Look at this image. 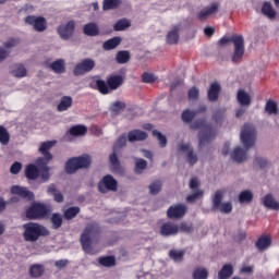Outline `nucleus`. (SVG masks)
<instances>
[{
    "mask_svg": "<svg viewBox=\"0 0 279 279\" xmlns=\"http://www.w3.org/2000/svg\"><path fill=\"white\" fill-rule=\"evenodd\" d=\"M238 102L243 108H247L252 105V96L245 92V89H239L236 95Z\"/></svg>",
    "mask_w": 279,
    "mask_h": 279,
    "instance_id": "20",
    "label": "nucleus"
},
{
    "mask_svg": "<svg viewBox=\"0 0 279 279\" xmlns=\"http://www.w3.org/2000/svg\"><path fill=\"white\" fill-rule=\"evenodd\" d=\"M213 121H215V123H221L223 121V111H215L213 114Z\"/></svg>",
    "mask_w": 279,
    "mask_h": 279,
    "instance_id": "61",
    "label": "nucleus"
},
{
    "mask_svg": "<svg viewBox=\"0 0 279 279\" xmlns=\"http://www.w3.org/2000/svg\"><path fill=\"white\" fill-rule=\"evenodd\" d=\"M0 143L2 145H8V143H10V132H8V129L3 125H0Z\"/></svg>",
    "mask_w": 279,
    "mask_h": 279,
    "instance_id": "48",
    "label": "nucleus"
},
{
    "mask_svg": "<svg viewBox=\"0 0 279 279\" xmlns=\"http://www.w3.org/2000/svg\"><path fill=\"white\" fill-rule=\"evenodd\" d=\"M254 165H256L259 169H266V167H269V161L263 157H255Z\"/></svg>",
    "mask_w": 279,
    "mask_h": 279,
    "instance_id": "56",
    "label": "nucleus"
},
{
    "mask_svg": "<svg viewBox=\"0 0 279 279\" xmlns=\"http://www.w3.org/2000/svg\"><path fill=\"white\" fill-rule=\"evenodd\" d=\"M134 163H135L134 169H133L134 173L136 175H143V172L147 169V165H148L147 160H145L143 158L135 157Z\"/></svg>",
    "mask_w": 279,
    "mask_h": 279,
    "instance_id": "26",
    "label": "nucleus"
},
{
    "mask_svg": "<svg viewBox=\"0 0 279 279\" xmlns=\"http://www.w3.org/2000/svg\"><path fill=\"white\" fill-rule=\"evenodd\" d=\"M219 93H221V85L219 83H213L207 92L209 101H217L219 99Z\"/></svg>",
    "mask_w": 279,
    "mask_h": 279,
    "instance_id": "25",
    "label": "nucleus"
},
{
    "mask_svg": "<svg viewBox=\"0 0 279 279\" xmlns=\"http://www.w3.org/2000/svg\"><path fill=\"white\" fill-rule=\"evenodd\" d=\"M98 263L102 265V267H114V265H117V258H114V256L100 257Z\"/></svg>",
    "mask_w": 279,
    "mask_h": 279,
    "instance_id": "44",
    "label": "nucleus"
},
{
    "mask_svg": "<svg viewBox=\"0 0 279 279\" xmlns=\"http://www.w3.org/2000/svg\"><path fill=\"white\" fill-rule=\"evenodd\" d=\"M16 45H19V40L14 39V38H11L8 41L3 43V47L5 49H12V48L16 47Z\"/></svg>",
    "mask_w": 279,
    "mask_h": 279,
    "instance_id": "63",
    "label": "nucleus"
},
{
    "mask_svg": "<svg viewBox=\"0 0 279 279\" xmlns=\"http://www.w3.org/2000/svg\"><path fill=\"white\" fill-rule=\"evenodd\" d=\"M187 97L190 101H197L199 99V89L195 86L192 87L187 93Z\"/></svg>",
    "mask_w": 279,
    "mask_h": 279,
    "instance_id": "55",
    "label": "nucleus"
},
{
    "mask_svg": "<svg viewBox=\"0 0 279 279\" xmlns=\"http://www.w3.org/2000/svg\"><path fill=\"white\" fill-rule=\"evenodd\" d=\"M187 210H189V207H186V205L184 204L171 205L167 209V217L168 219H182V217L186 215Z\"/></svg>",
    "mask_w": 279,
    "mask_h": 279,
    "instance_id": "11",
    "label": "nucleus"
},
{
    "mask_svg": "<svg viewBox=\"0 0 279 279\" xmlns=\"http://www.w3.org/2000/svg\"><path fill=\"white\" fill-rule=\"evenodd\" d=\"M222 199H223V194H221V191H217L213 198V209L214 210H219V208H221Z\"/></svg>",
    "mask_w": 279,
    "mask_h": 279,
    "instance_id": "47",
    "label": "nucleus"
},
{
    "mask_svg": "<svg viewBox=\"0 0 279 279\" xmlns=\"http://www.w3.org/2000/svg\"><path fill=\"white\" fill-rule=\"evenodd\" d=\"M51 223H52V228L54 230H58V228H61L62 227V215L53 214L51 216Z\"/></svg>",
    "mask_w": 279,
    "mask_h": 279,
    "instance_id": "53",
    "label": "nucleus"
},
{
    "mask_svg": "<svg viewBox=\"0 0 279 279\" xmlns=\"http://www.w3.org/2000/svg\"><path fill=\"white\" fill-rule=\"evenodd\" d=\"M86 132H88V128L83 124L74 125L71 128V136H86Z\"/></svg>",
    "mask_w": 279,
    "mask_h": 279,
    "instance_id": "38",
    "label": "nucleus"
},
{
    "mask_svg": "<svg viewBox=\"0 0 279 279\" xmlns=\"http://www.w3.org/2000/svg\"><path fill=\"white\" fill-rule=\"evenodd\" d=\"M121 5V0H104L102 10H117Z\"/></svg>",
    "mask_w": 279,
    "mask_h": 279,
    "instance_id": "46",
    "label": "nucleus"
},
{
    "mask_svg": "<svg viewBox=\"0 0 279 279\" xmlns=\"http://www.w3.org/2000/svg\"><path fill=\"white\" fill-rule=\"evenodd\" d=\"M39 177L40 170L38 169V167H36V165L29 163L28 166H26L25 178H27V180H38Z\"/></svg>",
    "mask_w": 279,
    "mask_h": 279,
    "instance_id": "23",
    "label": "nucleus"
},
{
    "mask_svg": "<svg viewBox=\"0 0 279 279\" xmlns=\"http://www.w3.org/2000/svg\"><path fill=\"white\" fill-rule=\"evenodd\" d=\"M70 108H71V96H63L57 107L58 112H64Z\"/></svg>",
    "mask_w": 279,
    "mask_h": 279,
    "instance_id": "39",
    "label": "nucleus"
},
{
    "mask_svg": "<svg viewBox=\"0 0 279 279\" xmlns=\"http://www.w3.org/2000/svg\"><path fill=\"white\" fill-rule=\"evenodd\" d=\"M47 193H48V195H53V199L58 204H62V202H64V195H62V193H60V191H58V187L56 186V184H53V183L50 184L47 189Z\"/></svg>",
    "mask_w": 279,
    "mask_h": 279,
    "instance_id": "27",
    "label": "nucleus"
},
{
    "mask_svg": "<svg viewBox=\"0 0 279 279\" xmlns=\"http://www.w3.org/2000/svg\"><path fill=\"white\" fill-rule=\"evenodd\" d=\"M269 245H271V238H269L267 235H263V236L258 238V240L256 241V247L260 252H263L264 250H267V247H269Z\"/></svg>",
    "mask_w": 279,
    "mask_h": 279,
    "instance_id": "34",
    "label": "nucleus"
},
{
    "mask_svg": "<svg viewBox=\"0 0 279 279\" xmlns=\"http://www.w3.org/2000/svg\"><path fill=\"white\" fill-rule=\"evenodd\" d=\"M187 161L193 167V165L197 163V155H195V153H193V149H191L187 153Z\"/></svg>",
    "mask_w": 279,
    "mask_h": 279,
    "instance_id": "62",
    "label": "nucleus"
},
{
    "mask_svg": "<svg viewBox=\"0 0 279 279\" xmlns=\"http://www.w3.org/2000/svg\"><path fill=\"white\" fill-rule=\"evenodd\" d=\"M231 158L234 160V162H245V160H247V150L241 148V146H238L232 151Z\"/></svg>",
    "mask_w": 279,
    "mask_h": 279,
    "instance_id": "21",
    "label": "nucleus"
},
{
    "mask_svg": "<svg viewBox=\"0 0 279 279\" xmlns=\"http://www.w3.org/2000/svg\"><path fill=\"white\" fill-rule=\"evenodd\" d=\"M58 34L63 40H69L71 37V22H68L65 26H59Z\"/></svg>",
    "mask_w": 279,
    "mask_h": 279,
    "instance_id": "40",
    "label": "nucleus"
},
{
    "mask_svg": "<svg viewBox=\"0 0 279 279\" xmlns=\"http://www.w3.org/2000/svg\"><path fill=\"white\" fill-rule=\"evenodd\" d=\"M95 69V60L85 59L81 63L76 64L73 70L74 75H84L90 73Z\"/></svg>",
    "mask_w": 279,
    "mask_h": 279,
    "instance_id": "13",
    "label": "nucleus"
},
{
    "mask_svg": "<svg viewBox=\"0 0 279 279\" xmlns=\"http://www.w3.org/2000/svg\"><path fill=\"white\" fill-rule=\"evenodd\" d=\"M45 274V266L43 264H35L29 267V276L32 278H40Z\"/></svg>",
    "mask_w": 279,
    "mask_h": 279,
    "instance_id": "31",
    "label": "nucleus"
},
{
    "mask_svg": "<svg viewBox=\"0 0 279 279\" xmlns=\"http://www.w3.org/2000/svg\"><path fill=\"white\" fill-rule=\"evenodd\" d=\"M132 24L130 23V20H119L114 25L113 29L114 32H123L124 29H128Z\"/></svg>",
    "mask_w": 279,
    "mask_h": 279,
    "instance_id": "45",
    "label": "nucleus"
},
{
    "mask_svg": "<svg viewBox=\"0 0 279 279\" xmlns=\"http://www.w3.org/2000/svg\"><path fill=\"white\" fill-rule=\"evenodd\" d=\"M262 13L264 16H267V19H276V10H274L271 2H264L262 5Z\"/></svg>",
    "mask_w": 279,
    "mask_h": 279,
    "instance_id": "33",
    "label": "nucleus"
},
{
    "mask_svg": "<svg viewBox=\"0 0 279 279\" xmlns=\"http://www.w3.org/2000/svg\"><path fill=\"white\" fill-rule=\"evenodd\" d=\"M12 195H19V197H23V199H34V193L29 192L27 187H21L19 185H13L11 187Z\"/></svg>",
    "mask_w": 279,
    "mask_h": 279,
    "instance_id": "18",
    "label": "nucleus"
},
{
    "mask_svg": "<svg viewBox=\"0 0 279 279\" xmlns=\"http://www.w3.org/2000/svg\"><path fill=\"white\" fill-rule=\"evenodd\" d=\"M228 43H232L234 47L231 61L233 64H241L243 57L245 56V39L243 38V35L234 34L231 37L223 36L219 39L218 45L219 47H226Z\"/></svg>",
    "mask_w": 279,
    "mask_h": 279,
    "instance_id": "1",
    "label": "nucleus"
},
{
    "mask_svg": "<svg viewBox=\"0 0 279 279\" xmlns=\"http://www.w3.org/2000/svg\"><path fill=\"white\" fill-rule=\"evenodd\" d=\"M125 83V76L121 74H109L106 77V81L101 78L96 80V89L100 95H110L114 90H119L122 84Z\"/></svg>",
    "mask_w": 279,
    "mask_h": 279,
    "instance_id": "2",
    "label": "nucleus"
},
{
    "mask_svg": "<svg viewBox=\"0 0 279 279\" xmlns=\"http://www.w3.org/2000/svg\"><path fill=\"white\" fill-rule=\"evenodd\" d=\"M202 197H204V191L197 190L196 192L186 197V202L193 204V202H197V199H202Z\"/></svg>",
    "mask_w": 279,
    "mask_h": 279,
    "instance_id": "54",
    "label": "nucleus"
},
{
    "mask_svg": "<svg viewBox=\"0 0 279 279\" xmlns=\"http://www.w3.org/2000/svg\"><path fill=\"white\" fill-rule=\"evenodd\" d=\"M23 169V165L19 161L13 162V165L10 168V171L13 175H16L21 173V170Z\"/></svg>",
    "mask_w": 279,
    "mask_h": 279,
    "instance_id": "58",
    "label": "nucleus"
},
{
    "mask_svg": "<svg viewBox=\"0 0 279 279\" xmlns=\"http://www.w3.org/2000/svg\"><path fill=\"white\" fill-rule=\"evenodd\" d=\"M252 199H254V194L250 190H245L239 195L240 204H251Z\"/></svg>",
    "mask_w": 279,
    "mask_h": 279,
    "instance_id": "41",
    "label": "nucleus"
},
{
    "mask_svg": "<svg viewBox=\"0 0 279 279\" xmlns=\"http://www.w3.org/2000/svg\"><path fill=\"white\" fill-rule=\"evenodd\" d=\"M184 254H186V251L181 250H170L169 257L174 260V263H182L184 260Z\"/></svg>",
    "mask_w": 279,
    "mask_h": 279,
    "instance_id": "37",
    "label": "nucleus"
},
{
    "mask_svg": "<svg viewBox=\"0 0 279 279\" xmlns=\"http://www.w3.org/2000/svg\"><path fill=\"white\" fill-rule=\"evenodd\" d=\"M218 210L227 215L232 213V203H223L222 205H220V208H218Z\"/></svg>",
    "mask_w": 279,
    "mask_h": 279,
    "instance_id": "60",
    "label": "nucleus"
},
{
    "mask_svg": "<svg viewBox=\"0 0 279 279\" xmlns=\"http://www.w3.org/2000/svg\"><path fill=\"white\" fill-rule=\"evenodd\" d=\"M100 233H101V229L97 223L88 225L84 229L83 233L81 234L80 241L86 254H95V252H93V239L98 240Z\"/></svg>",
    "mask_w": 279,
    "mask_h": 279,
    "instance_id": "5",
    "label": "nucleus"
},
{
    "mask_svg": "<svg viewBox=\"0 0 279 279\" xmlns=\"http://www.w3.org/2000/svg\"><path fill=\"white\" fill-rule=\"evenodd\" d=\"M263 204L266 208H269V210H279V203L276 202V199L274 198V195L271 194H267L263 198Z\"/></svg>",
    "mask_w": 279,
    "mask_h": 279,
    "instance_id": "28",
    "label": "nucleus"
},
{
    "mask_svg": "<svg viewBox=\"0 0 279 279\" xmlns=\"http://www.w3.org/2000/svg\"><path fill=\"white\" fill-rule=\"evenodd\" d=\"M180 232L178 225L174 222L168 221L163 222L159 228V234L161 236H175Z\"/></svg>",
    "mask_w": 279,
    "mask_h": 279,
    "instance_id": "14",
    "label": "nucleus"
},
{
    "mask_svg": "<svg viewBox=\"0 0 279 279\" xmlns=\"http://www.w3.org/2000/svg\"><path fill=\"white\" fill-rule=\"evenodd\" d=\"M53 145H56V141H48V142L41 143V145L39 147V151L45 157L44 160L49 161V160L53 159V155H51V153H49V149H51V147H53Z\"/></svg>",
    "mask_w": 279,
    "mask_h": 279,
    "instance_id": "19",
    "label": "nucleus"
},
{
    "mask_svg": "<svg viewBox=\"0 0 279 279\" xmlns=\"http://www.w3.org/2000/svg\"><path fill=\"white\" fill-rule=\"evenodd\" d=\"M26 25H33L35 32H45L47 29V20L43 16L28 15L25 17Z\"/></svg>",
    "mask_w": 279,
    "mask_h": 279,
    "instance_id": "12",
    "label": "nucleus"
},
{
    "mask_svg": "<svg viewBox=\"0 0 279 279\" xmlns=\"http://www.w3.org/2000/svg\"><path fill=\"white\" fill-rule=\"evenodd\" d=\"M160 191H162V181L157 180L149 185L150 195H158Z\"/></svg>",
    "mask_w": 279,
    "mask_h": 279,
    "instance_id": "49",
    "label": "nucleus"
},
{
    "mask_svg": "<svg viewBox=\"0 0 279 279\" xmlns=\"http://www.w3.org/2000/svg\"><path fill=\"white\" fill-rule=\"evenodd\" d=\"M126 108V105L125 102L123 101H116L112 104L111 108H110V112H111V116L112 117H119V114L121 112H123Z\"/></svg>",
    "mask_w": 279,
    "mask_h": 279,
    "instance_id": "32",
    "label": "nucleus"
},
{
    "mask_svg": "<svg viewBox=\"0 0 279 279\" xmlns=\"http://www.w3.org/2000/svg\"><path fill=\"white\" fill-rule=\"evenodd\" d=\"M219 2H214L210 4V7L202 9L198 12L197 17L199 21H206V19H208L211 14H217V12H219Z\"/></svg>",
    "mask_w": 279,
    "mask_h": 279,
    "instance_id": "15",
    "label": "nucleus"
},
{
    "mask_svg": "<svg viewBox=\"0 0 279 279\" xmlns=\"http://www.w3.org/2000/svg\"><path fill=\"white\" fill-rule=\"evenodd\" d=\"M193 279H208V270L205 268H197L193 272Z\"/></svg>",
    "mask_w": 279,
    "mask_h": 279,
    "instance_id": "52",
    "label": "nucleus"
},
{
    "mask_svg": "<svg viewBox=\"0 0 279 279\" xmlns=\"http://www.w3.org/2000/svg\"><path fill=\"white\" fill-rule=\"evenodd\" d=\"M197 117L196 111H191V109H186L182 112L181 119L183 123H193V119Z\"/></svg>",
    "mask_w": 279,
    "mask_h": 279,
    "instance_id": "43",
    "label": "nucleus"
},
{
    "mask_svg": "<svg viewBox=\"0 0 279 279\" xmlns=\"http://www.w3.org/2000/svg\"><path fill=\"white\" fill-rule=\"evenodd\" d=\"M191 130H201L198 135L199 147H204V145H208L211 141H215V136H217V131L213 129V125L206 122V119H199L194 121L190 125Z\"/></svg>",
    "mask_w": 279,
    "mask_h": 279,
    "instance_id": "3",
    "label": "nucleus"
},
{
    "mask_svg": "<svg viewBox=\"0 0 279 279\" xmlns=\"http://www.w3.org/2000/svg\"><path fill=\"white\" fill-rule=\"evenodd\" d=\"M22 228L24 230L23 239L26 243H36L38 239L50 234L49 229L38 222H26Z\"/></svg>",
    "mask_w": 279,
    "mask_h": 279,
    "instance_id": "4",
    "label": "nucleus"
},
{
    "mask_svg": "<svg viewBox=\"0 0 279 279\" xmlns=\"http://www.w3.org/2000/svg\"><path fill=\"white\" fill-rule=\"evenodd\" d=\"M122 40L123 39H121L120 36H116V37H112V38L106 40L102 44L104 51H112V49H117V47H119V45H121Z\"/></svg>",
    "mask_w": 279,
    "mask_h": 279,
    "instance_id": "24",
    "label": "nucleus"
},
{
    "mask_svg": "<svg viewBox=\"0 0 279 279\" xmlns=\"http://www.w3.org/2000/svg\"><path fill=\"white\" fill-rule=\"evenodd\" d=\"M49 66L54 73H64L66 71L64 68V60L62 59L52 62Z\"/></svg>",
    "mask_w": 279,
    "mask_h": 279,
    "instance_id": "42",
    "label": "nucleus"
},
{
    "mask_svg": "<svg viewBox=\"0 0 279 279\" xmlns=\"http://www.w3.org/2000/svg\"><path fill=\"white\" fill-rule=\"evenodd\" d=\"M36 165L39 167V175L44 180V182H47L49 180V168L47 165H49V161H46L45 158L39 157L36 160Z\"/></svg>",
    "mask_w": 279,
    "mask_h": 279,
    "instance_id": "16",
    "label": "nucleus"
},
{
    "mask_svg": "<svg viewBox=\"0 0 279 279\" xmlns=\"http://www.w3.org/2000/svg\"><path fill=\"white\" fill-rule=\"evenodd\" d=\"M142 82H144V84H153V82H156V77L154 74L145 72L142 75Z\"/></svg>",
    "mask_w": 279,
    "mask_h": 279,
    "instance_id": "59",
    "label": "nucleus"
},
{
    "mask_svg": "<svg viewBox=\"0 0 279 279\" xmlns=\"http://www.w3.org/2000/svg\"><path fill=\"white\" fill-rule=\"evenodd\" d=\"M130 51L128 50H120L116 54V61L118 64H128L130 62Z\"/></svg>",
    "mask_w": 279,
    "mask_h": 279,
    "instance_id": "35",
    "label": "nucleus"
},
{
    "mask_svg": "<svg viewBox=\"0 0 279 279\" xmlns=\"http://www.w3.org/2000/svg\"><path fill=\"white\" fill-rule=\"evenodd\" d=\"M128 145V137L125 135H121L118 137L112 154L109 155V162L112 167L113 173H123V168L121 167V161H119V157L117 156V149L119 147H125Z\"/></svg>",
    "mask_w": 279,
    "mask_h": 279,
    "instance_id": "6",
    "label": "nucleus"
},
{
    "mask_svg": "<svg viewBox=\"0 0 279 279\" xmlns=\"http://www.w3.org/2000/svg\"><path fill=\"white\" fill-rule=\"evenodd\" d=\"M93 159L89 157L88 154L78 157L71 158V173H75L77 169H88Z\"/></svg>",
    "mask_w": 279,
    "mask_h": 279,
    "instance_id": "9",
    "label": "nucleus"
},
{
    "mask_svg": "<svg viewBox=\"0 0 279 279\" xmlns=\"http://www.w3.org/2000/svg\"><path fill=\"white\" fill-rule=\"evenodd\" d=\"M232 274H234V267H232V264H226L219 270L218 279H228L232 277Z\"/></svg>",
    "mask_w": 279,
    "mask_h": 279,
    "instance_id": "30",
    "label": "nucleus"
},
{
    "mask_svg": "<svg viewBox=\"0 0 279 279\" xmlns=\"http://www.w3.org/2000/svg\"><path fill=\"white\" fill-rule=\"evenodd\" d=\"M180 40V27L174 26L166 36L167 45H178Z\"/></svg>",
    "mask_w": 279,
    "mask_h": 279,
    "instance_id": "22",
    "label": "nucleus"
},
{
    "mask_svg": "<svg viewBox=\"0 0 279 279\" xmlns=\"http://www.w3.org/2000/svg\"><path fill=\"white\" fill-rule=\"evenodd\" d=\"M147 132L136 129L128 133V141L129 143H136L147 140Z\"/></svg>",
    "mask_w": 279,
    "mask_h": 279,
    "instance_id": "17",
    "label": "nucleus"
},
{
    "mask_svg": "<svg viewBox=\"0 0 279 279\" xmlns=\"http://www.w3.org/2000/svg\"><path fill=\"white\" fill-rule=\"evenodd\" d=\"M153 136H156L159 142V147H167V136L160 133L158 130L153 131Z\"/></svg>",
    "mask_w": 279,
    "mask_h": 279,
    "instance_id": "51",
    "label": "nucleus"
},
{
    "mask_svg": "<svg viewBox=\"0 0 279 279\" xmlns=\"http://www.w3.org/2000/svg\"><path fill=\"white\" fill-rule=\"evenodd\" d=\"M8 58H10V50L0 47V62H3V60H7Z\"/></svg>",
    "mask_w": 279,
    "mask_h": 279,
    "instance_id": "64",
    "label": "nucleus"
},
{
    "mask_svg": "<svg viewBox=\"0 0 279 279\" xmlns=\"http://www.w3.org/2000/svg\"><path fill=\"white\" fill-rule=\"evenodd\" d=\"M265 110L268 114H278V104L274 100H268L266 102Z\"/></svg>",
    "mask_w": 279,
    "mask_h": 279,
    "instance_id": "50",
    "label": "nucleus"
},
{
    "mask_svg": "<svg viewBox=\"0 0 279 279\" xmlns=\"http://www.w3.org/2000/svg\"><path fill=\"white\" fill-rule=\"evenodd\" d=\"M85 36H99V26L96 23H87L83 26Z\"/></svg>",
    "mask_w": 279,
    "mask_h": 279,
    "instance_id": "29",
    "label": "nucleus"
},
{
    "mask_svg": "<svg viewBox=\"0 0 279 279\" xmlns=\"http://www.w3.org/2000/svg\"><path fill=\"white\" fill-rule=\"evenodd\" d=\"M119 182L111 174H106L98 183L99 193H108V191H117Z\"/></svg>",
    "mask_w": 279,
    "mask_h": 279,
    "instance_id": "8",
    "label": "nucleus"
},
{
    "mask_svg": "<svg viewBox=\"0 0 279 279\" xmlns=\"http://www.w3.org/2000/svg\"><path fill=\"white\" fill-rule=\"evenodd\" d=\"M49 209L44 204L37 203L34 204L31 208L26 210L27 219H43L47 217Z\"/></svg>",
    "mask_w": 279,
    "mask_h": 279,
    "instance_id": "10",
    "label": "nucleus"
},
{
    "mask_svg": "<svg viewBox=\"0 0 279 279\" xmlns=\"http://www.w3.org/2000/svg\"><path fill=\"white\" fill-rule=\"evenodd\" d=\"M241 143L244 145L245 149L254 147L256 143V129L251 124H244L240 134Z\"/></svg>",
    "mask_w": 279,
    "mask_h": 279,
    "instance_id": "7",
    "label": "nucleus"
},
{
    "mask_svg": "<svg viewBox=\"0 0 279 279\" xmlns=\"http://www.w3.org/2000/svg\"><path fill=\"white\" fill-rule=\"evenodd\" d=\"M179 232H185V234H191V232H193V227L190 226L186 222H181L179 226Z\"/></svg>",
    "mask_w": 279,
    "mask_h": 279,
    "instance_id": "57",
    "label": "nucleus"
},
{
    "mask_svg": "<svg viewBox=\"0 0 279 279\" xmlns=\"http://www.w3.org/2000/svg\"><path fill=\"white\" fill-rule=\"evenodd\" d=\"M13 66L14 69L11 71V75H13V77H25L27 75V69H25V65L22 63H17Z\"/></svg>",
    "mask_w": 279,
    "mask_h": 279,
    "instance_id": "36",
    "label": "nucleus"
}]
</instances>
